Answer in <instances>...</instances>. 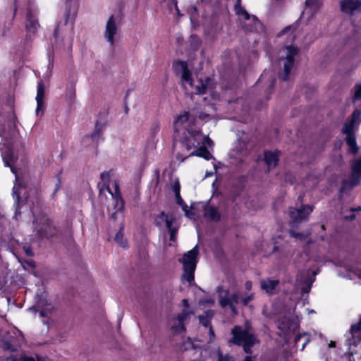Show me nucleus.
Masks as SVG:
<instances>
[{
  "mask_svg": "<svg viewBox=\"0 0 361 361\" xmlns=\"http://www.w3.org/2000/svg\"><path fill=\"white\" fill-rule=\"evenodd\" d=\"M169 234H170V237H169V240L172 242H175L176 240V238H177V233H178V227H176L174 228L173 229H170V231H168Z\"/></svg>",
  "mask_w": 361,
  "mask_h": 361,
  "instance_id": "nucleus-44",
  "label": "nucleus"
},
{
  "mask_svg": "<svg viewBox=\"0 0 361 361\" xmlns=\"http://www.w3.org/2000/svg\"><path fill=\"white\" fill-rule=\"evenodd\" d=\"M123 226H121L119 231L116 233L114 240L121 247L126 248L128 247V241L124 238L123 233Z\"/></svg>",
  "mask_w": 361,
  "mask_h": 361,
  "instance_id": "nucleus-29",
  "label": "nucleus"
},
{
  "mask_svg": "<svg viewBox=\"0 0 361 361\" xmlns=\"http://www.w3.org/2000/svg\"><path fill=\"white\" fill-rule=\"evenodd\" d=\"M231 334L233 336L228 342L236 346H242L243 351L247 355H251L253 352L252 347L259 343L254 334L240 326H235L231 330Z\"/></svg>",
  "mask_w": 361,
  "mask_h": 361,
  "instance_id": "nucleus-1",
  "label": "nucleus"
},
{
  "mask_svg": "<svg viewBox=\"0 0 361 361\" xmlns=\"http://www.w3.org/2000/svg\"><path fill=\"white\" fill-rule=\"evenodd\" d=\"M175 197H176L177 204L182 205L183 204H184L185 202H184L183 199L181 197L180 194L175 195Z\"/></svg>",
  "mask_w": 361,
  "mask_h": 361,
  "instance_id": "nucleus-56",
  "label": "nucleus"
},
{
  "mask_svg": "<svg viewBox=\"0 0 361 361\" xmlns=\"http://www.w3.org/2000/svg\"><path fill=\"white\" fill-rule=\"evenodd\" d=\"M247 183V176L241 175L236 178L235 183L232 185V192L235 197L240 196L245 190Z\"/></svg>",
  "mask_w": 361,
  "mask_h": 361,
  "instance_id": "nucleus-15",
  "label": "nucleus"
},
{
  "mask_svg": "<svg viewBox=\"0 0 361 361\" xmlns=\"http://www.w3.org/2000/svg\"><path fill=\"white\" fill-rule=\"evenodd\" d=\"M360 185L357 180L350 178V180H343L341 183L339 193H344L348 190H352L353 188Z\"/></svg>",
  "mask_w": 361,
  "mask_h": 361,
  "instance_id": "nucleus-21",
  "label": "nucleus"
},
{
  "mask_svg": "<svg viewBox=\"0 0 361 361\" xmlns=\"http://www.w3.org/2000/svg\"><path fill=\"white\" fill-rule=\"evenodd\" d=\"M350 118L355 121L357 124H360L361 123V111L359 109H355L353 111Z\"/></svg>",
  "mask_w": 361,
  "mask_h": 361,
  "instance_id": "nucleus-43",
  "label": "nucleus"
},
{
  "mask_svg": "<svg viewBox=\"0 0 361 361\" xmlns=\"http://www.w3.org/2000/svg\"><path fill=\"white\" fill-rule=\"evenodd\" d=\"M202 210L204 216L210 221L218 222L221 220V215L218 208L214 206H208L207 204L202 203Z\"/></svg>",
  "mask_w": 361,
  "mask_h": 361,
  "instance_id": "nucleus-11",
  "label": "nucleus"
},
{
  "mask_svg": "<svg viewBox=\"0 0 361 361\" xmlns=\"http://www.w3.org/2000/svg\"><path fill=\"white\" fill-rule=\"evenodd\" d=\"M350 334L354 340L361 342V317L358 323L351 326Z\"/></svg>",
  "mask_w": 361,
  "mask_h": 361,
  "instance_id": "nucleus-28",
  "label": "nucleus"
},
{
  "mask_svg": "<svg viewBox=\"0 0 361 361\" xmlns=\"http://www.w3.org/2000/svg\"><path fill=\"white\" fill-rule=\"evenodd\" d=\"M350 334L354 340L361 342V317L358 323L351 326Z\"/></svg>",
  "mask_w": 361,
  "mask_h": 361,
  "instance_id": "nucleus-27",
  "label": "nucleus"
},
{
  "mask_svg": "<svg viewBox=\"0 0 361 361\" xmlns=\"http://www.w3.org/2000/svg\"><path fill=\"white\" fill-rule=\"evenodd\" d=\"M194 116H195V118L198 117L201 120H204L205 118L208 117V114L202 111L198 112V115L197 114H194Z\"/></svg>",
  "mask_w": 361,
  "mask_h": 361,
  "instance_id": "nucleus-57",
  "label": "nucleus"
},
{
  "mask_svg": "<svg viewBox=\"0 0 361 361\" xmlns=\"http://www.w3.org/2000/svg\"><path fill=\"white\" fill-rule=\"evenodd\" d=\"M6 165L7 166L11 167L12 173H13L16 175V183L13 188L12 195L13 198L16 199L17 203L19 204L21 200L20 189L25 188V185L20 181L19 177L17 174L16 169L15 168H13L7 161H6Z\"/></svg>",
  "mask_w": 361,
  "mask_h": 361,
  "instance_id": "nucleus-13",
  "label": "nucleus"
},
{
  "mask_svg": "<svg viewBox=\"0 0 361 361\" xmlns=\"http://www.w3.org/2000/svg\"><path fill=\"white\" fill-rule=\"evenodd\" d=\"M175 220L176 218L173 216L172 214L168 215L167 219H166L164 221L166 227L168 229V231H170V229H173L174 228H176L175 226H173V223L175 221Z\"/></svg>",
  "mask_w": 361,
  "mask_h": 361,
  "instance_id": "nucleus-40",
  "label": "nucleus"
},
{
  "mask_svg": "<svg viewBox=\"0 0 361 361\" xmlns=\"http://www.w3.org/2000/svg\"><path fill=\"white\" fill-rule=\"evenodd\" d=\"M345 143L349 147L350 152L355 154L359 151V147L357 144L356 136H346L345 137Z\"/></svg>",
  "mask_w": 361,
  "mask_h": 361,
  "instance_id": "nucleus-26",
  "label": "nucleus"
},
{
  "mask_svg": "<svg viewBox=\"0 0 361 361\" xmlns=\"http://www.w3.org/2000/svg\"><path fill=\"white\" fill-rule=\"evenodd\" d=\"M209 342H212L215 338L214 331L212 328V326L209 327Z\"/></svg>",
  "mask_w": 361,
  "mask_h": 361,
  "instance_id": "nucleus-53",
  "label": "nucleus"
},
{
  "mask_svg": "<svg viewBox=\"0 0 361 361\" xmlns=\"http://www.w3.org/2000/svg\"><path fill=\"white\" fill-rule=\"evenodd\" d=\"M159 131V126L157 123H154L151 128V134L155 135Z\"/></svg>",
  "mask_w": 361,
  "mask_h": 361,
  "instance_id": "nucleus-51",
  "label": "nucleus"
},
{
  "mask_svg": "<svg viewBox=\"0 0 361 361\" xmlns=\"http://www.w3.org/2000/svg\"><path fill=\"white\" fill-rule=\"evenodd\" d=\"M355 218H356V215L354 214V212H353V214H351L350 215H347L345 216V219L350 221L355 220Z\"/></svg>",
  "mask_w": 361,
  "mask_h": 361,
  "instance_id": "nucleus-60",
  "label": "nucleus"
},
{
  "mask_svg": "<svg viewBox=\"0 0 361 361\" xmlns=\"http://www.w3.org/2000/svg\"><path fill=\"white\" fill-rule=\"evenodd\" d=\"M26 30L27 32L35 33L37 30V27L39 26V23L37 20L34 18V16L31 12L30 10L27 11V15H26Z\"/></svg>",
  "mask_w": 361,
  "mask_h": 361,
  "instance_id": "nucleus-18",
  "label": "nucleus"
},
{
  "mask_svg": "<svg viewBox=\"0 0 361 361\" xmlns=\"http://www.w3.org/2000/svg\"><path fill=\"white\" fill-rule=\"evenodd\" d=\"M254 299V295L253 294H250L249 295H247V297H245L243 298L242 300H241V304L246 307L248 305L249 302L252 300Z\"/></svg>",
  "mask_w": 361,
  "mask_h": 361,
  "instance_id": "nucleus-48",
  "label": "nucleus"
},
{
  "mask_svg": "<svg viewBox=\"0 0 361 361\" xmlns=\"http://www.w3.org/2000/svg\"><path fill=\"white\" fill-rule=\"evenodd\" d=\"M198 247L195 245L192 249L185 253L182 258L178 259L179 262L183 264L184 273L182 278L190 284H192L195 281V271L198 262Z\"/></svg>",
  "mask_w": 361,
  "mask_h": 361,
  "instance_id": "nucleus-2",
  "label": "nucleus"
},
{
  "mask_svg": "<svg viewBox=\"0 0 361 361\" xmlns=\"http://www.w3.org/2000/svg\"><path fill=\"white\" fill-rule=\"evenodd\" d=\"M189 48L192 51H197L202 46V41L196 34H192L189 37Z\"/></svg>",
  "mask_w": 361,
  "mask_h": 361,
  "instance_id": "nucleus-22",
  "label": "nucleus"
},
{
  "mask_svg": "<svg viewBox=\"0 0 361 361\" xmlns=\"http://www.w3.org/2000/svg\"><path fill=\"white\" fill-rule=\"evenodd\" d=\"M354 94L353 97V102H356L361 100V83H357L353 88Z\"/></svg>",
  "mask_w": 361,
  "mask_h": 361,
  "instance_id": "nucleus-39",
  "label": "nucleus"
},
{
  "mask_svg": "<svg viewBox=\"0 0 361 361\" xmlns=\"http://www.w3.org/2000/svg\"><path fill=\"white\" fill-rule=\"evenodd\" d=\"M61 173H62V171H60L56 175V177L57 178V181H56V183L55 185V189H54V195H55L57 192V191L59 190V188L61 186Z\"/></svg>",
  "mask_w": 361,
  "mask_h": 361,
  "instance_id": "nucleus-45",
  "label": "nucleus"
},
{
  "mask_svg": "<svg viewBox=\"0 0 361 361\" xmlns=\"http://www.w3.org/2000/svg\"><path fill=\"white\" fill-rule=\"evenodd\" d=\"M118 31V26L116 23V20L114 15H111L106 25V29L104 32V37L106 41L111 45L114 46L115 44V35Z\"/></svg>",
  "mask_w": 361,
  "mask_h": 361,
  "instance_id": "nucleus-8",
  "label": "nucleus"
},
{
  "mask_svg": "<svg viewBox=\"0 0 361 361\" xmlns=\"http://www.w3.org/2000/svg\"><path fill=\"white\" fill-rule=\"evenodd\" d=\"M34 223L37 234L42 238H49L54 235L56 228L52 226V221L47 214L40 213L39 215L34 214Z\"/></svg>",
  "mask_w": 361,
  "mask_h": 361,
  "instance_id": "nucleus-3",
  "label": "nucleus"
},
{
  "mask_svg": "<svg viewBox=\"0 0 361 361\" xmlns=\"http://www.w3.org/2000/svg\"><path fill=\"white\" fill-rule=\"evenodd\" d=\"M240 16H242L245 20H249L251 18L250 15L245 9H244V11L242 13H240Z\"/></svg>",
  "mask_w": 361,
  "mask_h": 361,
  "instance_id": "nucleus-55",
  "label": "nucleus"
},
{
  "mask_svg": "<svg viewBox=\"0 0 361 361\" xmlns=\"http://www.w3.org/2000/svg\"><path fill=\"white\" fill-rule=\"evenodd\" d=\"M194 111L193 109L192 111V113L190 111H184L183 114H180L176 117V118L174 121V128L176 131L178 130L177 129L178 126H182L185 124L187 122H188L190 124H194L195 122V116H194Z\"/></svg>",
  "mask_w": 361,
  "mask_h": 361,
  "instance_id": "nucleus-12",
  "label": "nucleus"
},
{
  "mask_svg": "<svg viewBox=\"0 0 361 361\" xmlns=\"http://www.w3.org/2000/svg\"><path fill=\"white\" fill-rule=\"evenodd\" d=\"M244 8L242 6H234V11L235 12V14L238 16H240V13H242L244 11Z\"/></svg>",
  "mask_w": 361,
  "mask_h": 361,
  "instance_id": "nucleus-58",
  "label": "nucleus"
},
{
  "mask_svg": "<svg viewBox=\"0 0 361 361\" xmlns=\"http://www.w3.org/2000/svg\"><path fill=\"white\" fill-rule=\"evenodd\" d=\"M353 179L357 180L360 183L361 180V157L354 161L352 164L351 177Z\"/></svg>",
  "mask_w": 361,
  "mask_h": 361,
  "instance_id": "nucleus-20",
  "label": "nucleus"
},
{
  "mask_svg": "<svg viewBox=\"0 0 361 361\" xmlns=\"http://www.w3.org/2000/svg\"><path fill=\"white\" fill-rule=\"evenodd\" d=\"M44 94H45L44 85L42 81H40L37 85V95H36V98H35L36 102H37L36 111L37 114L39 111H44Z\"/></svg>",
  "mask_w": 361,
  "mask_h": 361,
  "instance_id": "nucleus-16",
  "label": "nucleus"
},
{
  "mask_svg": "<svg viewBox=\"0 0 361 361\" xmlns=\"http://www.w3.org/2000/svg\"><path fill=\"white\" fill-rule=\"evenodd\" d=\"M217 360L216 361H235V357L229 354L224 355L221 350L216 352Z\"/></svg>",
  "mask_w": 361,
  "mask_h": 361,
  "instance_id": "nucleus-38",
  "label": "nucleus"
},
{
  "mask_svg": "<svg viewBox=\"0 0 361 361\" xmlns=\"http://www.w3.org/2000/svg\"><path fill=\"white\" fill-rule=\"evenodd\" d=\"M197 148V149L196 150L192 152L189 154V157L196 156V157H202L207 161H209L212 158V154L209 152L208 149L204 145H202Z\"/></svg>",
  "mask_w": 361,
  "mask_h": 361,
  "instance_id": "nucleus-19",
  "label": "nucleus"
},
{
  "mask_svg": "<svg viewBox=\"0 0 361 361\" xmlns=\"http://www.w3.org/2000/svg\"><path fill=\"white\" fill-rule=\"evenodd\" d=\"M361 7V0H342L340 2L341 11L347 14H353Z\"/></svg>",
  "mask_w": 361,
  "mask_h": 361,
  "instance_id": "nucleus-10",
  "label": "nucleus"
},
{
  "mask_svg": "<svg viewBox=\"0 0 361 361\" xmlns=\"http://www.w3.org/2000/svg\"><path fill=\"white\" fill-rule=\"evenodd\" d=\"M286 48L287 50L286 57L295 59V56L299 53L298 48L293 45L286 46Z\"/></svg>",
  "mask_w": 361,
  "mask_h": 361,
  "instance_id": "nucleus-36",
  "label": "nucleus"
},
{
  "mask_svg": "<svg viewBox=\"0 0 361 361\" xmlns=\"http://www.w3.org/2000/svg\"><path fill=\"white\" fill-rule=\"evenodd\" d=\"M173 68L176 73L181 71V80L188 82L191 87L193 86V79L191 71L188 69V63L185 61L177 60L173 62Z\"/></svg>",
  "mask_w": 361,
  "mask_h": 361,
  "instance_id": "nucleus-6",
  "label": "nucleus"
},
{
  "mask_svg": "<svg viewBox=\"0 0 361 361\" xmlns=\"http://www.w3.org/2000/svg\"><path fill=\"white\" fill-rule=\"evenodd\" d=\"M219 305L221 307L225 308L229 307L233 314H237V309L235 305L230 303L228 300L226 299H219Z\"/></svg>",
  "mask_w": 361,
  "mask_h": 361,
  "instance_id": "nucleus-37",
  "label": "nucleus"
},
{
  "mask_svg": "<svg viewBox=\"0 0 361 361\" xmlns=\"http://www.w3.org/2000/svg\"><path fill=\"white\" fill-rule=\"evenodd\" d=\"M224 293H225V295L220 296L219 299H226V300H228V302H230V303L233 304V305L238 304L239 302L240 297L238 293H233L231 296H228V294H229L228 290H226L224 291Z\"/></svg>",
  "mask_w": 361,
  "mask_h": 361,
  "instance_id": "nucleus-31",
  "label": "nucleus"
},
{
  "mask_svg": "<svg viewBox=\"0 0 361 361\" xmlns=\"http://www.w3.org/2000/svg\"><path fill=\"white\" fill-rule=\"evenodd\" d=\"M255 358V357H252L250 355H247L245 357V358L243 359V361H255L254 359Z\"/></svg>",
  "mask_w": 361,
  "mask_h": 361,
  "instance_id": "nucleus-64",
  "label": "nucleus"
},
{
  "mask_svg": "<svg viewBox=\"0 0 361 361\" xmlns=\"http://www.w3.org/2000/svg\"><path fill=\"white\" fill-rule=\"evenodd\" d=\"M118 213H121V212H117L116 210H114V212L111 214L110 219L115 221L117 219V215Z\"/></svg>",
  "mask_w": 361,
  "mask_h": 361,
  "instance_id": "nucleus-63",
  "label": "nucleus"
},
{
  "mask_svg": "<svg viewBox=\"0 0 361 361\" xmlns=\"http://www.w3.org/2000/svg\"><path fill=\"white\" fill-rule=\"evenodd\" d=\"M173 190L175 195L180 194V185L178 180L174 182L173 185Z\"/></svg>",
  "mask_w": 361,
  "mask_h": 361,
  "instance_id": "nucleus-49",
  "label": "nucleus"
},
{
  "mask_svg": "<svg viewBox=\"0 0 361 361\" xmlns=\"http://www.w3.org/2000/svg\"><path fill=\"white\" fill-rule=\"evenodd\" d=\"M290 235L294 238H300V239H302L304 237V234L302 233L295 232V231H290Z\"/></svg>",
  "mask_w": 361,
  "mask_h": 361,
  "instance_id": "nucleus-52",
  "label": "nucleus"
},
{
  "mask_svg": "<svg viewBox=\"0 0 361 361\" xmlns=\"http://www.w3.org/2000/svg\"><path fill=\"white\" fill-rule=\"evenodd\" d=\"M260 22L259 19L255 16H252V23L251 24H245L243 25V29L247 32H252L257 30V25Z\"/></svg>",
  "mask_w": 361,
  "mask_h": 361,
  "instance_id": "nucleus-30",
  "label": "nucleus"
},
{
  "mask_svg": "<svg viewBox=\"0 0 361 361\" xmlns=\"http://www.w3.org/2000/svg\"><path fill=\"white\" fill-rule=\"evenodd\" d=\"M210 82V78L207 77L205 78V80L200 78L197 80L196 85L193 82V86L192 87H193L194 90H195L196 94L202 95L207 93V86L209 85Z\"/></svg>",
  "mask_w": 361,
  "mask_h": 361,
  "instance_id": "nucleus-17",
  "label": "nucleus"
},
{
  "mask_svg": "<svg viewBox=\"0 0 361 361\" xmlns=\"http://www.w3.org/2000/svg\"><path fill=\"white\" fill-rule=\"evenodd\" d=\"M281 155V151L278 149L274 150L266 149L263 152L262 161L264 162L268 173L278 166Z\"/></svg>",
  "mask_w": 361,
  "mask_h": 361,
  "instance_id": "nucleus-5",
  "label": "nucleus"
},
{
  "mask_svg": "<svg viewBox=\"0 0 361 361\" xmlns=\"http://www.w3.org/2000/svg\"><path fill=\"white\" fill-rule=\"evenodd\" d=\"M26 264L30 267L31 268H35V262L33 259H27L25 261Z\"/></svg>",
  "mask_w": 361,
  "mask_h": 361,
  "instance_id": "nucleus-61",
  "label": "nucleus"
},
{
  "mask_svg": "<svg viewBox=\"0 0 361 361\" xmlns=\"http://www.w3.org/2000/svg\"><path fill=\"white\" fill-rule=\"evenodd\" d=\"M168 215L170 214H166L165 212H161L154 218V224L157 227L162 226V223L164 222L165 219H167Z\"/></svg>",
  "mask_w": 361,
  "mask_h": 361,
  "instance_id": "nucleus-34",
  "label": "nucleus"
},
{
  "mask_svg": "<svg viewBox=\"0 0 361 361\" xmlns=\"http://www.w3.org/2000/svg\"><path fill=\"white\" fill-rule=\"evenodd\" d=\"M107 125V113H99V118L96 121L94 130L90 135V137L93 142L97 144L99 140L102 136L103 129Z\"/></svg>",
  "mask_w": 361,
  "mask_h": 361,
  "instance_id": "nucleus-7",
  "label": "nucleus"
},
{
  "mask_svg": "<svg viewBox=\"0 0 361 361\" xmlns=\"http://www.w3.org/2000/svg\"><path fill=\"white\" fill-rule=\"evenodd\" d=\"M276 79L275 78H273L269 85V87H268V90H267V100H269L270 99V94H271L274 87H275V85H276Z\"/></svg>",
  "mask_w": 361,
  "mask_h": 361,
  "instance_id": "nucleus-46",
  "label": "nucleus"
},
{
  "mask_svg": "<svg viewBox=\"0 0 361 361\" xmlns=\"http://www.w3.org/2000/svg\"><path fill=\"white\" fill-rule=\"evenodd\" d=\"M188 136L190 138V140L195 142V144L197 145L198 146L200 145V144H204L205 142L209 144L210 142H212V141L210 140V138L208 136H203L202 134L201 130H197V129H192V128H188Z\"/></svg>",
  "mask_w": 361,
  "mask_h": 361,
  "instance_id": "nucleus-9",
  "label": "nucleus"
},
{
  "mask_svg": "<svg viewBox=\"0 0 361 361\" xmlns=\"http://www.w3.org/2000/svg\"><path fill=\"white\" fill-rule=\"evenodd\" d=\"M314 208L313 205L309 204H301L298 209L290 207L289 216L291 219L292 226H297L303 221H307Z\"/></svg>",
  "mask_w": 361,
  "mask_h": 361,
  "instance_id": "nucleus-4",
  "label": "nucleus"
},
{
  "mask_svg": "<svg viewBox=\"0 0 361 361\" xmlns=\"http://www.w3.org/2000/svg\"><path fill=\"white\" fill-rule=\"evenodd\" d=\"M341 133L343 134H345L346 136H354L355 135V126H353V124H349L346 122L343 125Z\"/></svg>",
  "mask_w": 361,
  "mask_h": 361,
  "instance_id": "nucleus-33",
  "label": "nucleus"
},
{
  "mask_svg": "<svg viewBox=\"0 0 361 361\" xmlns=\"http://www.w3.org/2000/svg\"><path fill=\"white\" fill-rule=\"evenodd\" d=\"M295 59L286 57V61L283 64L284 75L282 78L283 81H287L289 78V75L294 66Z\"/></svg>",
  "mask_w": 361,
  "mask_h": 361,
  "instance_id": "nucleus-25",
  "label": "nucleus"
},
{
  "mask_svg": "<svg viewBox=\"0 0 361 361\" xmlns=\"http://www.w3.org/2000/svg\"><path fill=\"white\" fill-rule=\"evenodd\" d=\"M190 312L183 310L182 312L179 313L177 315V320L178 321V323L181 324V330L182 331H186L185 326L184 325V322L187 319Z\"/></svg>",
  "mask_w": 361,
  "mask_h": 361,
  "instance_id": "nucleus-35",
  "label": "nucleus"
},
{
  "mask_svg": "<svg viewBox=\"0 0 361 361\" xmlns=\"http://www.w3.org/2000/svg\"><path fill=\"white\" fill-rule=\"evenodd\" d=\"M319 0H306L305 5L307 6H318Z\"/></svg>",
  "mask_w": 361,
  "mask_h": 361,
  "instance_id": "nucleus-50",
  "label": "nucleus"
},
{
  "mask_svg": "<svg viewBox=\"0 0 361 361\" xmlns=\"http://www.w3.org/2000/svg\"><path fill=\"white\" fill-rule=\"evenodd\" d=\"M19 361H39V360H35L34 357H30V356H22L20 358Z\"/></svg>",
  "mask_w": 361,
  "mask_h": 361,
  "instance_id": "nucleus-59",
  "label": "nucleus"
},
{
  "mask_svg": "<svg viewBox=\"0 0 361 361\" xmlns=\"http://www.w3.org/2000/svg\"><path fill=\"white\" fill-rule=\"evenodd\" d=\"M100 178L102 182L104 183H108L110 181V174L109 172L104 171L100 174Z\"/></svg>",
  "mask_w": 361,
  "mask_h": 361,
  "instance_id": "nucleus-47",
  "label": "nucleus"
},
{
  "mask_svg": "<svg viewBox=\"0 0 361 361\" xmlns=\"http://www.w3.org/2000/svg\"><path fill=\"white\" fill-rule=\"evenodd\" d=\"M130 92V90H127V92L126 93V95H125V99H124V102H125L124 111H125L126 114H128V111H129V109H128V105H127L126 99H127V97L129 95Z\"/></svg>",
  "mask_w": 361,
  "mask_h": 361,
  "instance_id": "nucleus-54",
  "label": "nucleus"
},
{
  "mask_svg": "<svg viewBox=\"0 0 361 361\" xmlns=\"http://www.w3.org/2000/svg\"><path fill=\"white\" fill-rule=\"evenodd\" d=\"M213 316L214 312L212 310L205 311L204 314L198 316L200 324L206 328L211 326V321Z\"/></svg>",
  "mask_w": 361,
  "mask_h": 361,
  "instance_id": "nucleus-24",
  "label": "nucleus"
},
{
  "mask_svg": "<svg viewBox=\"0 0 361 361\" xmlns=\"http://www.w3.org/2000/svg\"><path fill=\"white\" fill-rule=\"evenodd\" d=\"M108 190L109 192L111 194L112 197L114 199V209L116 210L117 212H123L125 208V202L120 192L119 186L117 184L115 185L114 194L111 192L109 188H108Z\"/></svg>",
  "mask_w": 361,
  "mask_h": 361,
  "instance_id": "nucleus-14",
  "label": "nucleus"
},
{
  "mask_svg": "<svg viewBox=\"0 0 361 361\" xmlns=\"http://www.w3.org/2000/svg\"><path fill=\"white\" fill-rule=\"evenodd\" d=\"M252 287V283L250 281H247L245 283V288L247 290H250Z\"/></svg>",
  "mask_w": 361,
  "mask_h": 361,
  "instance_id": "nucleus-62",
  "label": "nucleus"
},
{
  "mask_svg": "<svg viewBox=\"0 0 361 361\" xmlns=\"http://www.w3.org/2000/svg\"><path fill=\"white\" fill-rule=\"evenodd\" d=\"M3 349L6 351H9L12 353L16 352L18 350L16 345L12 344L11 342L8 341H6L4 342Z\"/></svg>",
  "mask_w": 361,
  "mask_h": 361,
  "instance_id": "nucleus-41",
  "label": "nucleus"
},
{
  "mask_svg": "<svg viewBox=\"0 0 361 361\" xmlns=\"http://www.w3.org/2000/svg\"><path fill=\"white\" fill-rule=\"evenodd\" d=\"M279 283V281L278 280L269 279L267 281H262L261 282V288L265 290L267 293L271 294Z\"/></svg>",
  "mask_w": 361,
  "mask_h": 361,
  "instance_id": "nucleus-23",
  "label": "nucleus"
},
{
  "mask_svg": "<svg viewBox=\"0 0 361 361\" xmlns=\"http://www.w3.org/2000/svg\"><path fill=\"white\" fill-rule=\"evenodd\" d=\"M195 204H192L191 205V209H188V211H185V216L190 219H195L197 216V213L195 212Z\"/></svg>",
  "mask_w": 361,
  "mask_h": 361,
  "instance_id": "nucleus-42",
  "label": "nucleus"
},
{
  "mask_svg": "<svg viewBox=\"0 0 361 361\" xmlns=\"http://www.w3.org/2000/svg\"><path fill=\"white\" fill-rule=\"evenodd\" d=\"M182 145L188 150H190L192 148H197L199 146L195 144L194 142L190 140V138L188 135L184 136L181 140Z\"/></svg>",
  "mask_w": 361,
  "mask_h": 361,
  "instance_id": "nucleus-32",
  "label": "nucleus"
}]
</instances>
